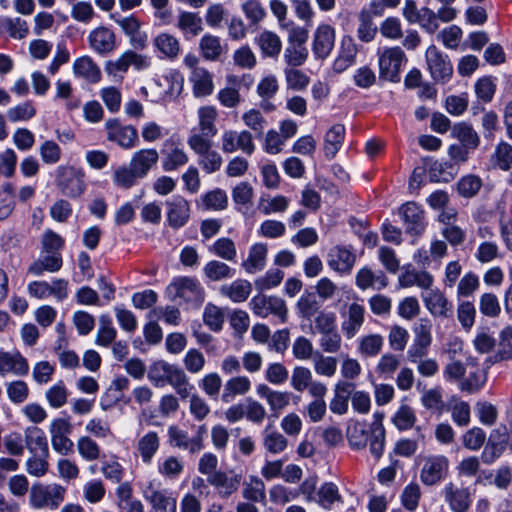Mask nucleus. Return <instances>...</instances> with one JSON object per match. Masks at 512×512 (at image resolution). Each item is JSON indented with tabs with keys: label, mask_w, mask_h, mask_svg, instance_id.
<instances>
[{
	"label": "nucleus",
	"mask_w": 512,
	"mask_h": 512,
	"mask_svg": "<svg viewBox=\"0 0 512 512\" xmlns=\"http://www.w3.org/2000/svg\"><path fill=\"white\" fill-rule=\"evenodd\" d=\"M263 55L267 57H277L282 48V42L278 35L271 31H263L256 38Z\"/></svg>",
	"instance_id": "obj_48"
},
{
	"label": "nucleus",
	"mask_w": 512,
	"mask_h": 512,
	"mask_svg": "<svg viewBox=\"0 0 512 512\" xmlns=\"http://www.w3.org/2000/svg\"><path fill=\"white\" fill-rule=\"evenodd\" d=\"M153 47L163 58L175 60L181 53V43L179 39L168 32H162L156 35L152 41Z\"/></svg>",
	"instance_id": "obj_24"
},
{
	"label": "nucleus",
	"mask_w": 512,
	"mask_h": 512,
	"mask_svg": "<svg viewBox=\"0 0 512 512\" xmlns=\"http://www.w3.org/2000/svg\"><path fill=\"white\" fill-rule=\"evenodd\" d=\"M61 267H62V259H61L60 255L53 253L51 255H46V256L42 257L41 259L33 262L30 265L28 271L35 276H40L45 271L57 272L61 269Z\"/></svg>",
	"instance_id": "obj_51"
},
{
	"label": "nucleus",
	"mask_w": 512,
	"mask_h": 512,
	"mask_svg": "<svg viewBox=\"0 0 512 512\" xmlns=\"http://www.w3.org/2000/svg\"><path fill=\"white\" fill-rule=\"evenodd\" d=\"M313 380L312 371L305 366H295L292 370L290 378V386L296 392H304L309 388L311 381Z\"/></svg>",
	"instance_id": "obj_58"
},
{
	"label": "nucleus",
	"mask_w": 512,
	"mask_h": 512,
	"mask_svg": "<svg viewBox=\"0 0 512 512\" xmlns=\"http://www.w3.org/2000/svg\"><path fill=\"white\" fill-rule=\"evenodd\" d=\"M222 296L229 298L234 303H241L248 299L252 292V284L245 279H236L229 284L222 285L219 289Z\"/></svg>",
	"instance_id": "obj_35"
},
{
	"label": "nucleus",
	"mask_w": 512,
	"mask_h": 512,
	"mask_svg": "<svg viewBox=\"0 0 512 512\" xmlns=\"http://www.w3.org/2000/svg\"><path fill=\"white\" fill-rule=\"evenodd\" d=\"M167 385H170L181 399L188 398L194 388L190 383L186 372L177 365L173 369Z\"/></svg>",
	"instance_id": "obj_45"
},
{
	"label": "nucleus",
	"mask_w": 512,
	"mask_h": 512,
	"mask_svg": "<svg viewBox=\"0 0 512 512\" xmlns=\"http://www.w3.org/2000/svg\"><path fill=\"white\" fill-rule=\"evenodd\" d=\"M406 56L400 47L385 49L379 56L380 75L386 80L397 82Z\"/></svg>",
	"instance_id": "obj_12"
},
{
	"label": "nucleus",
	"mask_w": 512,
	"mask_h": 512,
	"mask_svg": "<svg viewBox=\"0 0 512 512\" xmlns=\"http://www.w3.org/2000/svg\"><path fill=\"white\" fill-rule=\"evenodd\" d=\"M268 247L264 243L252 245L248 251L247 258L241 266L248 274H255L262 271L266 266Z\"/></svg>",
	"instance_id": "obj_28"
},
{
	"label": "nucleus",
	"mask_w": 512,
	"mask_h": 512,
	"mask_svg": "<svg viewBox=\"0 0 512 512\" xmlns=\"http://www.w3.org/2000/svg\"><path fill=\"white\" fill-rule=\"evenodd\" d=\"M90 47L100 55H107L116 48V35L106 27H97L88 36Z\"/></svg>",
	"instance_id": "obj_18"
},
{
	"label": "nucleus",
	"mask_w": 512,
	"mask_h": 512,
	"mask_svg": "<svg viewBox=\"0 0 512 512\" xmlns=\"http://www.w3.org/2000/svg\"><path fill=\"white\" fill-rule=\"evenodd\" d=\"M189 80L196 98L207 97L213 93V76L206 68L191 71Z\"/></svg>",
	"instance_id": "obj_30"
},
{
	"label": "nucleus",
	"mask_w": 512,
	"mask_h": 512,
	"mask_svg": "<svg viewBox=\"0 0 512 512\" xmlns=\"http://www.w3.org/2000/svg\"><path fill=\"white\" fill-rule=\"evenodd\" d=\"M190 149L199 156L198 164L207 174L218 171L223 163L219 152L212 149V142L202 135L191 133L187 139Z\"/></svg>",
	"instance_id": "obj_1"
},
{
	"label": "nucleus",
	"mask_w": 512,
	"mask_h": 512,
	"mask_svg": "<svg viewBox=\"0 0 512 512\" xmlns=\"http://www.w3.org/2000/svg\"><path fill=\"white\" fill-rule=\"evenodd\" d=\"M284 75L287 88L293 91H303L310 83L309 76L301 70L296 69V67L286 68L284 70Z\"/></svg>",
	"instance_id": "obj_60"
},
{
	"label": "nucleus",
	"mask_w": 512,
	"mask_h": 512,
	"mask_svg": "<svg viewBox=\"0 0 512 512\" xmlns=\"http://www.w3.org/2000/svg\"><path fill=\"white\" fill-rule=\"evenodd\" d=\"M313 368L317 375L324 377H333L337 370V359L332 356H325L316 351L313 357Z\"/></svg>",
	"instance_id": "obj_55"
},
{
	"label": "nucleus",
	"mask_w": 512,
	"mask_h": 512,
	"mask_svg": "<svg viewBox=\"0 0 512 512\" xmlns=\"http://www.w3.org/2000/svg\"><path fill=\"white\" fill-rule=\"evenodd\" d=\"M224 320V312L220 307L213 303H208L205 306L203 321L212 331H220L223 327Z\"/></svg>",
	"instance_id": "obj_62"
},
{
	"label": "nucleus",
	"mask_w": 512,
	"mask_h": 512,
	"mask_svg": "<svg viewBox=\"0 0 512 512\" xmlns=\"http://www.w3.org/2000/svg\"><path fill=\"white\" fill-rule=\"evenodd\" d=\"M443 496L452 512H467L472 504L469 487L448 482L443 488Z\"/></svg>",
	"instance_id": "obj_13"
},
{
	"label": "nucleus",
	"mask_w": 512,
	"mask_h": 512,
	"mask_svg": "<svg viewBox=\"0 0 512 512\" xmlns=\"http://www.w3.org/2000/svg\"><path fill=\"white\" fill-rule=\"evenodd\" d=\"M358 22V38L363 42H371L377 33V26L373 23V19L365 9L359 12Z\"/></svg>",
	"instance_id": "obj_56"
},
{
	"label": "nucleus",
	"mask_w": 512,
	"mask_h": 512,
	"mask_svg": "<svg viewBox=\"0 0 512 512\" xmlns=\"http://www.w3.org/2000/svg\"><path fill=\"white\" fill-rule=\"evenodd\" d=\"M335 42V31L327 24L320 25L313 37L312 51L316 58L325 59L327 58Z\"/></svg>",
	"instance_id": "obj_16"
},
{
	"label": "nucleus",
	"mask_w": 512,
	"mask_h": 512,
	"mask_svg": "<svg viewBox=\"0 0 512 512\" xmlns=\"http://www.w3.org/2000/svg\"><path fill=\"white\" fill-rule=\"evenodd\" d=\"M251 389V381L246 376H235L224 384L221 401L225 404L233 402L236 396H243Z\"/></svg>",
	"instance_id": "obj_33"
},
{
	"label": "nucleus",
	"mask_w": 512,
	"mask_h": 512,
	"mask_svg": "<svg viewBox=\"0 0 512 512\" xmlns=\"http://www.w3.org/2000/svg\"><path fill=\"white\" fill-rule=\"evenodd\" d=\"M204 275L211 281H221L231 278L234 275V270L226 263L211 260L207 262L203 268Z\"/></svg>",
	"instance_id": "obj_54"
},
{
	"label": "nucleus",
	"mask_w": 512,
	"mask_h": 512,
	"mask_svg": "<svg viewBox=\"0 0 512 512\" xmlns=\"http://www.w3.org/2000/svg\"><path fill=\"white\" fill-rule=\"evenodd\" d=\"M210 251L226 261H234L237 255L235 243L227 237L217 239L210 247Z\"/></svg>",
	"instance_id": "obj_63"
},
{
	"label": "nucleus",
	"mask_w": 512,
	"mask_h": 512,
	"mask_svg": "<svg viewBox=\"0 0 512 512\" xmlns=\"http://www.w3.org/2000/svg\"><path fill=\"white\" fill-rule=\"evenodd\" d=\"M355 283L361 290L369 288L381 290L388 285V278L382 271L374 272L369 267H363L356 273Z\"/></svg>",
	"instance_id": "obj_29"
},
{
	"label": "nucleus",
	"mask_w": 512,
	"mask_h": 512,
	"mask_svg": "<svg viewBox=\"0 0 512 512\" xmlns=\"http://www.w3.org/2000/svg\"><path fill=\"white\" fill-rule=\"evenodd\" d=\"M262 446L270 454L282 453L288 446L287 438L272 426H266L262 431Z\"/></svg>",
	"instance_id": "obj_38"
},
{
	"label": "nucleus",
	"mask_w": 512,
	"mask_h": 512,
	"mask_svg": "<svg viewBox=\"0 0 512 512\" xmlns=\"http://www.w3.org/2000/svg\"><path fill=\"white\" fill-rule=\"evenodd\" d=\"M134 168L123 165L118 167L113 173V182L117 187L129 189L134 186L138 179H141Z\"/></svg>",
	"instance_id": "obj_59"
},
{
	"label": "nucleus",
	"mask_w": 512,
	"mask_h": 512,
	"mask_svg": "<svg viewBox=\"0 0 512 512\" xmlns=\"http://www.w3.org/2000/svg\"><path fill=\"white\" fill-rule=\"evenodd\" d=\"M344 320L341 329L347 339L353 338L361 329L365 320V308L356 303H351L343 314Z\"/></svg>",
	"instance_id": "obj_21"
},
{
	"label": "nucleus",
	"mask_w": 512,
	"mask_h": 512,
	"mask_svg": "<svg viewBox=\"0 0 512 512\" xmlns=\"http://www.w3.org/2000/svg\"><path fill=\"white\" fill-rule=\"evenodd\" d=\"M384 338L380 334L371 333L359 339L357 351L363 357L377 356L383 347Z\"/></svg>",
	"instance_id": "obj_47"
},
{
	"label": "nucleus",
	"mask_w": 512,
	"mask_h": 512,
	"mask_svg": "<svg viewBox=\"0 0 512 512\" xmlns=\"http://www.w3.org/2000/svg\"><path fill=\"white\" fill-rule=\"evenodd\" d=\"M199 50L205 60L217 61L224 53V46L218 36L206 33L199 40Z\"/></svg>",
	"instance_id": "obj_42"
},
{
	"label": "nucleus",
	"mask_w": 512,
	"mask_h": 512,
	"mask_svg": "<svg viewBox=\"0 0 512 512\" xmlns=\"http://www.w3.org/2000/svg\"><path fill=\"white\" fill-rule=\"evenodd\" d=\"M241 479V475L229 476L226 472L218 471L211 474L207 481L217 489L221 497H229L238 490Z\"/></svg>",
	"instance_id": "obj_27"
},
{
	"label": "nucleus",
	"mask_w": 512,
	"mask_h": 512,
	"mask_svg": "<svg viewBox=\"0 0 512 512\" xmlns=\"http://www.w3.org/2000/svg\"><path fill=\"white\" fill-rule=\"evenodd\" d=\"M159 160V153L154 148H145L136 151L129 162V165L134 168L135 172L142 178L146 177L149 171L154 167Z\"/></svg>",
	"instance_id": "obj_25"
},
{
	"label": "nucleus",
	"mask_w": 512,
	"mask_h": 512,
	"mask_svg": "<svg viewBox=\"0 0 512 512\" xmlns=\"http://www.w3.org/2000/svg\"><path fill=\"white\" fill-rule=\"evenodd\" d=\"M166 292L172 300L201 304L205 299V291L201 283L194 277H177L167 287Z\"/></svg>",
	"instance_id": "obj_3"
},
{
	"label": "nucleus",
	"mask_w": 512,
	"mask_h": 512,
	"mask_svg": "<svg viewBox=\"0 0 512 512\" xmlns=\"http://www.w3.org/2000/svg\"><path fill=\"white\" fill-rule=\"evenodd\" d=\"M426 63L435 82L445 83L450 80L453 74V66L448 56L431 45L426 50Z\"/></svg>",
	"instance_id": "obj_8"
},
{
	"label": "nucleus",
	"mask_w": 512,
	"mask_h": 512,
	"mask_svg": "<svg viewBox=\"0 0 512 512\" xmlns=\"http://www.w3.org/2000/svg\"><path fill=\"white\" fill-rule=\"evenodd\" d=\"M289 206V199L283 195H277L273 198H261L258 204V209L264 215L272 213H282L287 210Z\"/></svg>",
	"instance_id": "obj_61"
},
{
	"label": "nucleus",
	"mask_w": 512,
	"mask_h": 512,
	"mask_svg": "<svg viewBox=\"0 0 512 512\" xmlns=\"http://www.w3.org/2000/svg\"><path fill=\"white\" fill-rule=\"evenodd\" d=\"M106 138L124 150H130L137 145L138 132L132 125L123 124L118 118H110L104 124Z\"/></svg>",
	"instance_id": "obj_4"
},
{
	"label": "nucleus",
	"mask_w": 512,
	"mask_h": 512,
	"mask_svg": "<svg viewBox=\"0 0 512 512\" xmlns=\"http://www.w3.org/2000/svg\"><path fill=\"white\" fill-rule=\"evenodd\" d=\"M383 415L374 414V422L370 426V436L368 437L369 450L375 459H379L384 452L385 446V429L382 425Z\"/></svg>",
	"instance_id": "obj_31"
},
{
	"label": "nucleus",
	"mask_w": 512,
	"mask_h": 512,
	"mask_svg": "<svg viewBox=\"0 0 512 512\" xmlns=\"http://www.w3.org/2000/svg\"><path fill=\"white\" fill-rule=\"evenodd\" d=\"M425 307L434 317L449 318L453 314V306L439 289H429L422 294Z\"/></svg>",
	"instance_id": "obj_15"
},
{
	"label": "nucleus",
	"mask_w": 512,
	"mask_h": 512,
	"mask_svg": "<svg viewBox=\"0 0 512 512\" xmlns=\"http://www.w3.org/2000/svg\"><path fill=\"white\" fill-rule=\"evenodd\" d=\"M164 147V158L162 161V168L164 171H174L188 163L189 157L178 143L173 140H167L164 143Z\"/></svg>",
	"instance_id": "obj_23"
},
{
	"label": "nucleus",
	"mask_w": 512,
	"mask_h": 512,
	"mask_svg": "<svg viewBox=\"0 0 512 512\" xmlns=\"http://www.w3.org/2000/svg\"><path fill=\"white\" fill-rule=\"evenodd\" d=\"M452 136L470 149H476L479 146L480 138L471 125L461 122L453 126Z\"/></svg>",
	"instance_id": "obj_49"
},
{
	"label": "nucleus",
	"mask_w": 512,
	"mask_h": 512,
	"mask_svg": "<svg viewBox=\"0 0 512 512\" xmlns=\"http://www.w3.org/2000/svg\"><path fill=\"white\" fill-rule=\"evenodd\" d=\"M175 366V364H170L165 360H157L149 366L147 378L154 387H164L167 385Z\"/></svg>",
	"instance_id": "obj_41"
},
{
	"label": "nucleus",
	"mask_w": 512,
	"mask_h": 512,
	"mask_svg": "<svg viewBox=\"0 0 512 512\" xmlns=\"http://www.w3.org/2000/svg\"><path fill=\"white\" fill-rule=\"evenodd\" d=\"M354 388V384L340 381L335 385L334 396L330 401V410L337 415H343L348 410V399Z\"/></svg>",
	"instance_id": "obj_37"
},
{
	"label": "nucleus",
	"mask_w": 512,
	"mask_h": 512,
	"mask_svg": "<svg viewBox=\"0 0 512 512\" xmlns=\"http://www.w3.org/2000/svg\"><path fill=\"white\" fill-rule=\"evenodd\" d=\"M491 162L500 170H510L512 168V145L505 141L499 142L491 155Z\"/></svg>",
	"instance_id": "obj_52"
},
{
	"label": "nucleus",
	"mask_w": 512,
	"mask_h": 512,
	"mask_svg": "<svg viewBox=\"0 0 512 512\" xmlns=\"http://www.w3.org/2000/svg\"><path fill=\"white\" fill-rule=\"evenodd\" d=\"M68 389L63 381H58L45 392V398L52 408L63 407L68 400Z\"/></svg>",
	"instance_id": "obj_57"
},
{
	"label": "nucleus",
	"mask_w": 512,
	"mask_h": 512,
	"mask_svg": "<svg viewBox=\"0 0 512 512\" xmlns=\"http://www.w3.org/2000/svg\"><path fill=\"white\" fill-rule=\"evenodd\" d=\"M66 489L57 483L33 484L30 489L29 500L36 509H57L64 501Z\"/></svg>",
	"instance_id": "obj_2"
},
{
	"label": "nucleus",
	"mask_w": 512,
	"mask_h": 512,
	"mask_svg": "<svg viewBox=\"0 0 512 512\" xmlns=\"http://www.w3.org/2000/svg\"><path fill=\"white\" fill-rule=\"evenodd\" d=\"M345 137V127L342 124L333 125L324 137V153L329 159L335 157L341 148Z\"/></svg>",
	"instance_id": "obj_44"
},
{
	"label": "nucleus",
	"mask_w": 512,
	"mask_h": 512,
	"mask_svg": "<svg viewBox=\"0 0 512 512\" xmlns=\"http://www.w3.org/2000/svg\"><path fill=\"white\" fill-rule=\"evenodd\" d=\"M24 442L30 454H41L48 457V441L41 428L35 425L26 427L24 429Z\"/></svg>",
	"instance_id": "obj_26"
},
{
	"label": "nucleus",
	"mask_w": 512,
	"mask_h": 512,
	"mask_svg": "<svg viewBox=\"0 0 512 512\" xmlns=\"http://www.w3.org/2000/svg\"><path fill=\"white\" fill-rule=\"evenodd\" d=\"M160 447V437L156 431H148L136 444V450L145 464H150Z\"/></svg>",
	"instance_id": "obj_32"
},
{
	"label": "nucleus",
	"mask_w": 512,
	"mask_h": 512,
	"mask_svg": "<svg viewBox=\"0 0 512 512\" xmlns=\"http://www.w3.org/2000/svg\"><path fill=\"white\" fill-rule=\"evenodd\" d=\"M207 433L206 425L198 427L196 435L192 438L188 437L187 432L179 429L177 426H170L168 428L169 442L172 446L188 450L190 453L195 454L203 450L204 437Z\"/></svg>",
	"instance_id": "obj_10"
},
{
	"label": "nucleus",
	"mask_w": 512,
	"mask_h": 512,
	"mask_svg": "<svg viewBox=\"0 0 512 512\" xmlns=\"http://www.w3.org/2000/svg\"><path fill=\"white\" fill-rule=\"evenodd\" d=\"M112 18L120 26L122 31L131 38L133 43H137L140 47L145 46V38L139 36L141 25L136 17H115L113 15Z\"/></svg>",
	"instance_id": "obj_50"
},
{
	"label": "nucleus",
	"mask_w": 512,
	"mask_h": 512,
	"mask_svg": "<svg viewBox=\"0 0 512 512\" xmlns=\"http://www.w3.org/2000/svg\"><path fill=\"white\" fill-rule=\"evenodd\" d=\"M398 283L402 288L418 286L421 289L429 290L433 283V276L427 271H417L415 269L406 270L398 278Z\"/></svg>",
	"instance_id": "obj_36"
},
{
	"label": "nucleus",
	"mask_w": 512,
	"mask_h": 512,
	"mask_svg": "<svg viewBox=\"0 0 512 512\" xmlns=\"http://www.w3.org/2000/svg\"><path fill=\"white\" fill-rule=\"evenodd\" d=\"M355 262V254L345 246H335L328 254V266L341 274L350 273Z\"/></svg>",
	"instance_id": "obj_20"
},
{
	"label": "nucleus",
	"mask_w": 512,
	"mask_h": 512,
	"mask_svg": "<svg viewBox=\"0 0 512 512\" xmlns=\"http://www.w3.org/2000/svg\"><path fill=\"white\" fill-rule=\"evenodd\" d=\"M168 223L173 228L184 226L190 216L189 203L182 196H173L166 201Z\"/></svg>",
	"instance_id": "obj_19"
},
{
	"label": "nucleus",
	"mask_w": 512,
	"mask_h": 512,
	"mask_svg": "<svg viewBox=\"0 0 512 512\" xmlns=\"http://www.w3.org/2000/svg\"><path fill=\"white\" fill-rule=\"evenodd\" d=\"M250 307L253 313L261 318L274 315L282 323L287 320V306L285 301L276 296L256 295L250 301Z\"/></svg>",
	"instance_id": "obj_7"
},
{
	"label": "nucleus",
	"mask_w": 512,
	"mask_h": 512,
	"mask_svg": "<svg viewBox=\"0 0 512 512\" xmlns=\"http://www.w3.org/2000/svg\"><path fill=\"white\" fill-rule=\"evenodd\" d=\"M56 181L61 192L70 198L80 197L86 188L84 172L72 166H59Z\"/></svg>",
	"instance_id": "obj_6"
},
{
	"label": "nucleus",
	"mask_w": 512,
	"mask_h": 512,
	"mask_svg": "<svg viewBox=\"0 0 512 512\" xmlns=\"http://www.w3.org/2000/svg\"><path fill=\"white\" fill-rule=\"evenodd\" d=\"M73 72L76 76L86 79L90 83H97L101 79V71L89 56H82L73 63Z\"/></svg>",
	"instance_id": "obj_39"
},
{
	"label": "nucleus",
	"mask_w": 512,
	"mask_h": 512,
	"mask_svg": "<svg viewBox=\"0 0 512 512\" xmlns=\"http://www.w3.org/2000/svg\"><path fill=\"white\" fill-rule=\"evenodd\" d=\"M400 214L403 217L406 233L418 236L424 231V213L415 202L403 205L400 208Z\"/></svg>",
	"instance_id": "obj_17"
},
{
	"label": "nucleus",
	"mask_w": 512,
	"mask_h": 512,
	"mask_svg": "<svg viewBox=\"0 0 512 512\" xmlns=\"http://www.w3.org/2000/svg\"><path fill=\"white\" fill-rule=\"evenodd\" d=\"M358 49L350 36L343 37L341 41V50L337 59L334 61V70L342 72L354 64Z\"/></svg>",
	"instance_id": "obj_40"
},
{
	"label": "nucleus",
	"mask_w": 512,
	"mask_h": 512,
	"mask_svg": "<svg viewBox=\"0 0 512 512\" xmlns=\"http://www.w3.org/2000/svg\"><path fill=\"white\" fill-rule=\"evenodd\" d=\"M199 133L203 138L213 137L217 134L218 130L216 127V119L218 117V111L214 106L206 105L202 106L197 111Z\"/></svg>",
	"instance_id": "obj_34"
},
{
	"label": "nucleus",
	"mask_w": 512,
	"mask_h": 512,
	"mask_svg": "<svg viewBox=\"0 0 512 512\" xmlns=\"http://www.w3.org/2000/svg\"><path fill=\"white\" fill-rule=\"evenodd\" d=\"M49 434L52 448L62 456H67L73 452L74 443L69 438L73 431V425L68 418L58 417L49 424Z\"/></svg>",
	"instance_id": "obj_5"
},
{
	"label": "nucleus",
	"mask_w": 512,
	"mask_h": 512,
	"mask_svg": "<svg viewBox=\"0 0 512 512\" xmlns=\"http://www.w3.org/2000/svg\"><path fill=\"white\" fill-rule=\"evenodd\" d=\"M221 150L224 153H233L241 150L246 155H252L255 151L253 136L248 130H225L221 135Z\"/></svg>",
	"instance_id": "obj_11"
},
{
	"label": "nucleus",
	"mask_w": 512,
	"mask_h": 512,
	"mask_svg": "<svg viewBox=\"0 0 512 512\" xmlns=\"http://www.w3.org/2000/svg\"><path fill=\"white\" fill-rule=\"evenodd\" d=\"M144 496L151 504L150 512H176V499L156 489L152 483L144 490Z\"/></svg>",
	"instance_id": "obj_22"
},
{
	"label": "nucleus",
	"mask_w": 512,
	"mask_h": 512,
	"mask_svg": "<svg viewBox=\"0 0 512 512\" xmlns=\"http://www.w3.org/2000/svg\"><path fill=\"white\" fill-rule=\"evenodd\" d=\"M117 335L111 318L108 315H101L99 318V329L96 334L95 343L107 347L115 341Z\"/></svg>",
	"instance_id": "obj_53"
},
{
	"label": "nucleus",
	"mask_w": 512,
	"mask_h": 512,
	"mask_svg": "<svg viewBox=\"0 0 512 512\" xmlns=\"http://www.w3.org/2000/svg\"><path fill=\"white\" fill-rule=\"evenodd\" d=\"M28 369L29 366L26 359L19 353L0 352V374L4 375L13 372L24 375L28 372Z\"/></svg>",
	"instance_id": "obj_43"
},
{
	"label": "nucleus",
	"mask_w": 512,
	"mask_h": 512,
	"mask_svg": "<svg viewBox=\"0 0 512 512\" xmlns=\"http://www.w3.org/2000/svg\"><path fill=\"white\" fill-rule=\"evenodd\" d=\"M449 460L444 455H433L424 459L420 470V480L426 486H434L448 474Z\"/></svg>",
	"instance_id": "obj_9"
},
{
	"label": "nucleus",
	"mask_w": 512,
	"mask_h": 512,
	"mask_svg": "<svg viewBox=\"0 0 512 512\" xmlns=\"http://www.w3.org/2000/svg\"><path fill=\"white\" fill-rule=\"evenodd\" d=\"M177 28L184 34L198 36L203 31L202 19L194 12L182 11L178 15Z\"/></svg>",
	"instance_id": "obj_46"
},
{
	"label": "nucleus",
	"mask_w": 512,
	"mask_h": 512,
	"mask_svg": "<svg viewBox=\"0 0 512 512\" xmlns=\"http://www.w3.org/2000/svg\"><path fill=\"white\" fill-rule=\"evenodd\" d=\"M413 343L431 346L432 343V323L428 318H420L414 323Z\"/></svg>",
	"instance_id": "obj_64"
},
{
	"label": "nucleus",
	"mask_w": 512,
	"mask_h": 512,
	"mask_svg": "<svg viewBox=\"0 0 512 512\" xmlns=\"http://www.w3.org/2000/svg\"><path fill=\"white\" fill-rule=\"evenodd\" d=\"M256 392L265 399L269 411L276 418L290 405L292 394L289 391L273 390L266 384H259Z\"/></svg>",
	"instance_id": "obj_14"
}]
</instances>
